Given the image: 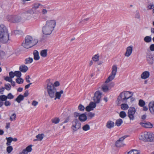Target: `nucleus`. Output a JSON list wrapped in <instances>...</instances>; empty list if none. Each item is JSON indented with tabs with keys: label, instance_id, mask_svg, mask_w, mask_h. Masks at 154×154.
I'll list each match as a JSON object with an SVG mask.
<instances>
[{
	"label": "nucleus",
	"instance_id": "obj_17",
	"mask_svg": "<svg viewBox=\"0 0 154 154\" xmlns=\"http://www.w3.org/2000/svg\"><path fill=\"white\" fill-rule=\"evenodd\" d=\"M87 119V117L85 113L81 114L79 118V121L82 122L86 121Z\"/></svg>",
	"mask_w": 154,
	"mask_h": 154
},
{
	"label": "nucleus",
	"instance_id": "obj_4",
	"mask_svg": "<svg viewBox=\"0 0 154 154\" xmlns=\"http://www.w3.org/2000/svg\"><path fill=\"white\" fill-rule=\"evenodd\" d=\"M133 94V93L131 92L124 91L120 94L117 101L119 103H120L121 101L122 103H126L127 100L131 98Z\"/></svg>",
	"mask_w": 154,
	"mask_h": 154
},
{
	"label": "nucleus",
	"instance_id": "obj_28",
	"mask_svg": "<svg viewBox=\"0 0 154 154\" xmlns=\"http://www.w3.org/2000/svg\"><path fill=\"white\" fill-rule=\"evenodd\" d=\"M33 59L32 58L29 57L26 58L25 60V64H28L32 63L33 61Z\"/></svg>",
	"mask_w": 154,
	"mask_h": 154
},
{
	"label": "nucleus",
	"instance_id": "obj_46",
	"mask_svg": "<svg viewBox=\"0 0 154 154\" xmlns=\"http://www.w3.org/2000/svg\"><path fill=\"white\" fill-rule=\"evenodd\" d=\"M85 108L84 106L81 104H80L78 106V109L81 111H83L84 110Z\"/></svg>",
	"mask_w": 154,
	"mask_h": 154
},
{
	"label": "nucleus",
	"instance_id": "obj_16",
	"mask_svg": "<svg viewBox=\"0 0 154 154\" xmlns=\"http://www.w3.org/2000/svg\"><path fill=\"white\" fill-rule=\"evenodd\" d=\"M133 51V47L132 46H130L128 47L126 49V51L125 54V56L128 57L131 54Z\"/></svg>",
	"mask_w": 154,
	"mask_h": 154
},
{
	"label": "nucleus",
	"instance_id": "obj_58",
	"mask_svg": "<svg viewBox=\"0 0 154 154\" xmlns=\"http://www.w3.org/2000/svg\"><path fill=\"white\" fill-rule=\"evenodd\" d=\"M149 48L150 50L152 51H154V44L151 45L150 47Z\"/></svg>",
	"mask_w": 154,
	"mask_h": 154
},
{
	"label": "nucleus",
	"instance_id": "obj_30",
	"mask_svg": "<svg viewBox=\"0 0 154 154\" xmlns=\"http://www.w3.org/2000/svg\"><path fill=\"white\" fill-rule=\"evenodd\" d=\"M144 40L146 43H149L151 41L152 38L150 36H146L144 38Z\"/></svg>",
	"mask_w": 154,
	"mask_h": 154
},
{
	"label": "nucleus",
	"instance_id": "obj_48",
	"mask_svg": "<svg viewBox=\"0 0 154 154\" xmlns=\"http://www.w3.org/2000/svg\"><path fill=\"white\" fill-rule=\"evenodd\" d=\"M87 115L88 117H89L90 119H91L94 116L95 114L92 112H89L88 113Z\"/></svg>",
	"mask_w": 154,
	"mask_h": 154
},
{
	"label": "nucleus",
	"instance_id": "obj_54",
	"mask_svg": "<svg viewBox=\"0 0 154 154\" xmlns=\"http://www.w3.org/2000/svg\"><path fill=\"white\" fill-rule=\"evenodd\" d=\"M5 105L6 106H9L11 105V102L7 100L5 101V102L4 103Z\"/></svg>",
	"mask_w": 154,
	"mask_h": 154
},
{
	"label": "nucleus",
	"instance_id": "obj_3",
	"mask_svg": "<svg viewBox=\"0 0 154 154\" xmlns=\"http://www.w3.org/2000/svg\"><path fill=\"white\" fill-rule=\"evenodd\" d=\"M38 42L37 39L33 38L31 36L27 35L25 37L22 45L24 48L28 49L35 45Z\"/></svg>",
	"mask_w": 154,
	"mask_h": 154
},
{
	"label": "nucleus",
	"instance_id": "obj_53",
	"mask_svg": "<svg viewBox=\"0 0 154 154\" xmlns=\"http://www.w3.org/2000/svg\"><path fill=\"white\" fill-rule=\"evenodd\" d=\"M7 99H11L14 98V96L11 93H9L7 96Z\"/></svg>",
	"mask_w": 154,
	"mask_h": 154
},
{
	"label": "nucleus",
	"instance_id": "obj_19",
	"mask_svg": "<svg viewBox=\"0 0 154 154\" xmlns=\"http://www.w3.org/2000/svg\"><path fill=\"white\" fill-rule=\"evenodd\" d=\"M20 70L23 72H26L28 70V67L24 64L20 65L19 67Z\"/></svg>",
	"mask_w": 154,
	"mask_h": 154
},
{
	"label": "nucleus",
	"instance_id": "obj_39",
	"mask_svg": "<svg viewBox=\"0 0 154 154\" xmlns=\"http://www.w3.org/2000/svg\"><path fill=\"white\" fill-rule=\"evenodd\" d=\"M15 75L18 77L20 78L21 76V73L20 71H15L14 72Z\"/></svg>",
	"mask_w": 154,
	"mask_h": 154
},
{
	"label": "nucleus",
	"instance_id": "obj_11",
	"mask_svg": "<svg viewBox=\"0 0 154 154\" xmlns=\"http://www.w3.org/2000/svg\"><path fill=\"white\" fill-rule=\"evenodd\" d=\"M136 110L134 107H130L128 110V116L130 120H133L134 119V115L136 112Z\"/></svg>",
	"mask_w": 154,
	"mask_h": 154
},
{
	"label": "nucleus",
	"instance_id": "obj_24",
	"mask_svg": "<svg viewBox=\"0 0 154 154\" xmlns=\"http://www.w3.org/2000/svg\"><path fill=\"white\" fill-rule=\"evenodd\" d=\"M63 93V91L62 90H61L60 92H57L55 94V100L56 98L59 99L61 97V94Z\"/></svg>",
	"mask_w": 154,
	"mask_h": 154
},
{
	"label": "nucleus",
	"instance_id": "obj_37",
	"mask_svg": "<svg viewBox=\"0 0 154 154\" xmlns=\"http://www.w3.org/2000/svg\"><path fill=\"white\" fill-rule=\"evenodd\" d=\"M7 96L5 95H2L0 96V100L2 102L5 101L7 100Z\"/></svg>",
	"mask_w": 154,
	"mask_h": 154
},
{
	"label": "nucleus",
	"instance_id": "obj_9",
	"mask_svg": "<svg viewBox=\"0 0 154 154\" xmlns=\"http://www.w3.org/2000/svg\"><path fill=\"white\" fill-rule=\"evenodd\" d=\"M7 18L9 21L14 23L19 22L21 19L20 16L16 15H8Z\"/></svg>",
	"mask_w": 154,
	"mask_h": 154
},
{
	"label": "nucleus",
	"instance_id": "obj_20",
	"mask_svg": "<svg viewBox=\"0 0 154 154\" xmlns=\"http://www.w3.org/2000/svg\"><path fill=\"white\" fill-rule=\"evenodd\" d=\"M150 75L149 72L148 71L143 72L141 75V78L143 79H145L148 78Z\"/></svg>",
	"mask_w": 154,
	"mask_h": 154
},
{
	"label": "nucleus",
	"instance_id": "obj_59",
	"mask_svg": "<svg viewBox=\"0 0 154 154\" xmlns=\"http://www.w3.org/2000/svg\"><path fill=\"white\" fill-rule=\"evenodd\" d=\"M38 103V102L35 101V100H34L32 101V105L34 106H36Z\"/></svg>",
	"mask_w": 154,
	"mask_h": 154
},
{
	"label": "nucleus",
	"instance_id": "obj_55",
	"mask_svg": "<svg viewBox=\"0 0 154 154\" xmlns=\"http://www.w3.org/2000/svg\"><path fill=\"white\" fill-rule=\"evenodd\" d=\"M5 80L6 81L10 82H12V79L10 77L6 76L5 78Z\"/></svg>",
	"mask_w": 154,
	"mask_h": 154
},
{
	"label": "nucleus",
	"instance_id": "obj_12",
	"mask_svg": "<svg viewBox=\"0 0 154 154\" xmlns=\"http://www.w3.org/2000/svg\"><path fill=\"white\" fill-rule=\"evenodd\" d=\"M126 136H124L120 138L117 140L115 143V145L116 146L118 147L123 146L124 144L123 143V141L126 137Z\"/></svg>",
	"mask_w": 154,
	"mask_h": 154
},
{
	"label": "nucleus",
	"instance_id": "obj_36",
	"mask_svg": "<svg viewBox=\"0 0 154 154\" xmlns=\"http://www.w3.org/2000/svg\"><path fill=\"white\" fill-rule=\"evenodd\" d=\"M145 104V102L142 100L140 99L139 101V105L141 107H143Z\"/></svg>",
	"mask_w": 154,
	"mask_h": 154
},
{
	"label": "nucleus",
	"instance_id": "obj_61",
	"mask_svg": "<svg viewBox=\"0 0 154 154\" xmlns=\"http://www.w3.org/2000/svg\"><path fill=\"white\" fill-rule=\"evenodd\" d=\"M29 92L28 91V90H26L25 93L24 94L23 96L24 97H27L28 95H29Z\"/></svg>",
	"mask_w": 154,
	"mask_h": 154
},
{
	"label": "nucleus",
	"instance_id": "obj_29",
	"mask_svg": "<svg viewBox=\"0 0 154 154\" xmlns=\"http://www.w3.org/2000/svg\"><path fill=\"white\" fill-rule=\"evenodd\" d=\"M123 123V120L121 119H117L116 122V125L117 126L119 127Z\"/></svg>",
	"mask_w": 154,
	"mask_h": 154
},
{
	"label": "nucleus",
	"instance_id": "obj_2",
	"mask_svg": "<svg viewBox=\"0 0 154 154\" xmlns=\"http://www.w3.org/2000/svg\"><path fill=\"white\" fill-rule=\"evenodd\" d=\"M9 36L7 28L3 24L0 25V42L5 44L9 40Z\"/></svg>",
	"mask_w": 154,
	"mask_h": 154
},
{
	"label": "nucleus",
	"instance_id": "obj_26",
	"mask_svg": "<svg viewBox=\"0 0 154 154\" xmlns=\"http://www.w3.org/2000/svg\"><path fill=\"white\" fill-rule=\"evenodd\" d=\"M47 50L46 49H44L41 51L40 52V55L42 57H45L47 56Z\"/></svg>",
	"mask_w": 154,
	"mask_h": 154
},
{
	"label": "nucleus",
	"instance_id": "obj_51",
	"mask_svg": "<svg viewBox=\"0 0 154 154\" xmlns=\"http://www.w3.org/2000/svg\"><path fill=\"white\" fill-rule=\"evenodd\" d=\"M85 109L86 111L89 112L90 111L93 110V109L89 105H88L85 108Z\"/></svg>",
	"mask_w": 154,
	"mask_h": 154
},
{
	"label": "nucleus",
	"instance_id": "obj_33",
	"mask_svg": "<svg viewBox=\"0 0 154 154\" xmlns=\"http://www.w3.org/2000/svg\"><path fill=\"white\" fill-rule=\"evenodd\" d=\"M99 54H97L94 55L92 58V59L94 61H97L99 60Z\"/></svg>",
	"mask_w": 154,
	"mask_h": 154
},
{
	"label": "nucleus",
	"instance_id": "obj_56",
	"mask_svg": "<svg viewBox=\"0 0 154 154\" xmlns=\"http://www.w3.org/2000/svg\"><path fill=\"white\" fill-rule=\"evenodd\" d=\"M81 115L80 113H78L77 112H75L74 113V115L75 118H77V117H79L80 115Z\"/></svg>",
	"mask_w": 154,
	"mask_h": 154
},
{
	"label": "nucleus",
	"instance_id": "obj_42",
	"mask_svg": "<svg viewBox=\"0 0 154 154\" xmlns=\"http://www.w3.org/2000/svg\"><path fill=\"white\" fill-rule=\"evenodd\" d=\"M128 154H139V153L136 150H132L128 152Z\"/></svg>",
	"mask_w": 154,
	"mask_h": 154
},
{
	"label": "nucleus",
	"instance_id": "obj_34",
	"mask_svg": "<svg viewBox=\"0 0 154 154\" xmlns=\"http://www.w3.org/2000/svg\"><path fill=\"white\" fill-rule=\"evenodd\" d=\"M82 129L84 131H87L90 129V127L89 125L86 124L84 125L82 127Z\"/></svg>",
	"mask_w": 154,
	"mask_h": 154
},
{
	"label": "nucleus",
	"instance_id": "obj_49",
	"mask_svg": "<svg viewBox=\"0 0 154 154\" xmlns=\"http://www.w3.org/2000/svg\"><path fill=\"white\" fill-rule=\"evenodd\" d=\"M16 118V115L15 113H13L10 118V120L11 121L15 120Z\"/></svg>",
	"mask_w": 154,
	"mask_h": 154
},
{
	"label": "nucleus",
	"instance_id": "obj_40",
	"mask_svg": "<svg viewBox=\"0 0 154 154\" xmlns=\"http://www.w3.org/2000/svg\"><path fill=\"white\" fill-rule=\"evenodd\" d=\"M6 139L7 140L6 145L7 146H10L11 145V143L12 141V140L10 137H6Z\"/></svg>",
	"mask_w": 154,
	"mask_h": 154
},
{
	"label": "nucleus",
	"instance_id": "obj_6",
	"mask_svg": "<svg viewBox=\"0 0 154 154\" xmlns=\"http://www.w3.org/2000/svg\"><path fill=\"white\" fill-rule=\"evenodd\" d=\"M139 139L145 141H154V134L151 133H145L140 136Z\"/></svg>",
	"mask_w": 154,
	"mask_h": 154
},
{
	"label": "nucleus",
	"instance_id": "obj_38",
	"mask_svg": "<svg viewBox=\"0 0 154 154\" xmlns=\"http://www.w3.org/2000/svg\"><path fill=\"white\" fill-rule=\"evenodd\" d=\"M119 116L122 119L124 118L126 116V114L125 112L121 111L119 113Z\"/></svg>",
	"mask_w": 154,
	"mask_h": 154
},
{
	"label": "nucleus",
	"instance_id": "obj_64",
	"mask_svg": "<svg viewBox=\"0 0 154 154\" xmlns=\"http://www.w3.org/2000/svg\"><path fill=\"white\" fill-rule=\"evenodd\" d=\"M4 88L3 87H2L0 89V93L2 94H3V91H4Z\"/></svg>",
	"mask_w": 154,
	"mask_h": 154
},
{
	"label": "nucleus",
	"instance_id": "obj_8",
	"mask_svg": "<svg viewBox=\"0 0 154 154\" xmlns=\"http://www.w3.org/2000/svg\"><path fill=\"white\" fill-rule=\"evenodd\" d=\"M117 70V66H113L112 67V71L111 72V74L108 77L106 81L105 82L106 83L109 82L114 79L116 74Z\"/></svg>",
	"mask_w": 154,
	"mask_h": 154
},
{
	"label": "nucleus",
	"instance_id": "obj_22",
	"mask_svg": "<svg viewBox=\"0 0 154 154\" xmlns=\"http://www.w3.org/2000/svg\"><path fill=\"white\" fill-rule=\"evenodd\" d=\"M34 59L36 60H38L40 58L38 51L37 50H34L33 51Z\"/></svg>",
	"mask_w": 154,
	"mask_h": 154
},
{
	"label": "nucleus",
	"instance_id": "obj_18",
	"mask_svg": "<svg viewBox=\"0 0 154 154\" xmlns=\"http://www.w3.org/2000/svg\"><path fill=\"white\" fill-rule=\"evenodd\" d=\"M44 137L45 135L44 134H39L36 136V137L37 138L34 139L33 141H41L42 140Z\"/></svg>",
	"mask_w": 154,
	"mask_h": 154
},
{
	"label": "nucleus",
	"instance_id": "obj_13",
	"mask_svg": "<svg viewBox=\"0 0 154 154\" xmlns=\"http://www.w3.org/2000/svg\"><path fill=\"white\" fill-rule=\"evenodd\" d=\"M140 124L142 127L146 128H151L153 126L152 124L148 122L144 121V122H140Z\"/></svg>",
	"mask_w": 154,
	"mask_h": 154
},
{
	"label": "nucleus",
	"instance_id": "obj_35",
	"mask_svg": "<svg viewBox=\"0 0 154 154\" xmlns=\"http://www.w3.org/2000/svg\"><path fill=\"white\" fill-rule=\"evenodd\" d=\"M23 79L20 77L17 78L16 79V82L18 84L23 83Z\"/></svg>",
	"mask_w": 154,
	"mask_h": 154
},
{
	"label": "nucleus",
	"instance_id": "obj_5",
	"mask_svg": "<svg viewBox=\"0 0 154 154\" xmlns=\"http://www.w3.org/2000/svg\"><path fill=\"white\" fill-rule=\"evenodd\" d=\"M47 89L50 97L51 98L54 97L57 90L53 84L50 82L48 83L47 85Z\"/></svg>",
	"mask_w": 154,
	"mask_h": 154
},
{
	"label": "nucleus",
	"instance_id": "obj_21",
	"mask_svg": "<svg viewBox=\"0 0 154 154\" xmlns=\"http://www.w3.org/2000/svg\"><path fill=\"white\" fill-rule=\"evenodd\" d=\"M114 122L111 121H108L106 124V127L109 129H111L114 126Z\"/></svg>",
	"mask_w": 154,
	"mask_h": 154
},
{
	"label": "nucleus",
	"instance_id": "obj_10",
	"mask_svg": "<svg viewBox=\"0 0 154 154\" xmlns=\"http://www.w3.org/2000/svg\"><path fill=\"white\" fill-rule=\"evenodd\" d=\"M102 93L99 91H96L94 94L93 100L94 102L98 103H100L101 97Z\"/></svg>",
	"mask_w": 154,
	"mask_h": 154
},
{
	"label": "nucleus",
	"instance_id": "obj_23",
	"mask_svg": "<svg viewBox=\"0 0 154 154\" xmlns=\"http://www.w3.org/2000/svg\"><path fill=\"white\" fill-rule=\"evenodd\" d=\"M24 96L23 95L20 94L15 100V101H17L18 103H20L21 101L24 99Z\"/></svg>",
	"mask_w": 154,
	"mask_h": 154
},
{
	"label": "nucleus",
	"instance_id": "obj_62",
	"mask_svg": "<svg viewBox=\"0 0 154 154\" xmlns=\"http://www.w3.org/2000/svg\"><path fill=\"white\" fill-rule=\"evenodd\" d=\"M53 85L54 86H55L56 87L60 85L59 82L58 81H56L54 82Z\"/></svg>",
	"mask_w": 154,
	"mask_h": 154
},
{
	"label": "nucleus",
	"instance_id": "obj_32",
	"mask_svg": "<svg viewBox=\"0 0 154 154\" xmlns=\"http://www.w3.org/2000/svg\"><path fill=\"white\" fill-rule=\"evenodd\" d=\"M60 120L58 118H55L51 119V121L53 123L55 124L58 123L60 122Z\"/></svg>",
	"mask_w": 154,
	"mask_h": 154
},
{
	"label": "nucleus",
	"instance_id": "obj_57",
	"mask_svg": "<svg viewBox=\"0 0 154 154\" xmlns=\"http://www.w3.org/2000/svg\"><path fill=\"white\" fill-rule=\"evenodd\" d=\"M154 6V5L153 4H150L147 6V8L148 9L151 10L152 9L153 7Z\"/></svg>",
	"mask_w": 154,
	"mask_h": 154
},
{
	"label": "nucleus",
	"instance_id": "obj_7",
	"mask_svg": "<svg viewBox=\"0 0 154 154\" xmlns=\"http://www.w3.org/2000/svg\"><path fill=\"white\" fill-rule=\"evenodd\" d=\"M72 124L71 128L73 131V132L77 131L81 128V123L77 119H74L72 122Z\"/></svg>",
	"mask_w": 154,
	"mask_h": 154
},
{
	"label": "nucleus",
	"instance_id": "obj_31",
	"mask_svg": "<svg viewBox=\"0 0 154 154\" xmlns=\"http://www.w3.org/2000/svg\"><path fill=\"white\" fill-rule=\"evenodd\" d=\"M121 108L123 110H126L128 108V105L125 103H123L121 105Z\"/></svg>",
	"mask_w": 154,
	"mask_h": 154
},
{
	"label": "nucleus",
	"instance_id": "obj_15",
	"mask_svg": "<svg viewBox=\"0 0 154 154\" xmlns=\"http://www.w3.org/2000/svg\"><path fill=\"white\" fill-rule=\"evenodd\" d=\"M149 110L150 112L152 115L154 114V101H150L149 104Z\"/></svg>",
	"mask_w": 154,
	"mask_h": 154
},
{
	"label": "nucleus",
	"instance_id": "obj_44",
	"mask_svg": "<svg viewBox=\"0 0 154 154\" xmlns=\"http://www.w3.org/2000/svg\"><path fill=\"white\" fill-rule=\"evenodd\" d=\"M102 89L103 92H106L109 90L108 86L106 85H103Z\"/></svg>",
	"mask_w": 154,
	"mask_h": 154
},
{
	"label": "nucleus",
	"instance_id": "obj_14",
	"mask_svg": "<svg viewBox=\"0 0 154 154\" xmlns=\"http://www.w3.org/2000/svg\"><path fill=\"white\" fill-rule=\"evenodd\" d=\"M146 57L148 63L149 64H153V63L154 58L152 56L147 53L146 55Z\"/></svg>",
	"mask_w": 154,
	"mask_h": 154
},
{
	"label": "nucleus",
	"instance_id": "obj_27",
	"mask_svg": "<svg viewBox=\"0 0 154 154\" xmlns=\"http://www.w3.org/2000/svg\"><path fill=\"white\" fill-rule=\"evenodd\" d=\"M41 6L42 7H44V6L39 3H35L33 5L32 9H36L38 8L39 6Z\"/></svg>",
	"mask_w": 154,
	"mask_h": 154
},
{
	"label": "nucleus",
	"instance_id": "obj_45",
	"mask_svg": "<svg viewBox=\"0 0 154 154\" xmlns=\"http://www.w3.org/2000/svg\"><path fill=\"white\" fill-rule=\"evenodd\" d=\"M13 150V147L11 146H9L7 147L6 150L8 153H10Z\"/></svg>",
	"mask_w": 154,
	"mask_h": 154
},
{
	"label": "nucleus",
	"instance_id": "obj_25",
	"mask_svg": "<svg viewBox=\"0 0 154 154\" xmlns=\"http://www.w3.org/2000/svg\"><path fill=\"white\" fill-rule=\"evenodd\" d=\"M32 145H29L27 146L26 149L23 150V151L28 154V152H30L32 150Z\"/></svg>",
	"mask_w": 154,
	"mask_h": 154
},
{
	"label": "nucleus",
	"instance_id": "obj_52",
	"mask_svg": "<svg viewBox=\"0 0 154 154\" xmlns=\"http://www.w3.org/2000/svg\"><path fill=\"white\" fill-rule=\"evenodd\" d=\"M9 77L12 79L15 76L14 72L12 71L10 72L9 73Z\"/></svg>",
	"mask_w": 154,
	"mask_h": 154
},
{
	"label": "nucleus",
	"instance_id": "obj_63",
	"mask_svg": "<svg viewBox=\"0 0 154 154\" xmlns=\"http://www.w3.org/2000/svg\"><path fill=\"white\" fill-rule=\"evenodd\" d=\"M146 117V114H144L142 115L141 116V119L142 120H144Z\"/></svg>",
	"mask_w": 154,
	"mask_h": 154
},
{
	"label": "nucleus",
	"instance_id": "obj_50",
	"mask_svg": "<svg viewBox=\"0 0 154 154\" xmlns=\"http://www.w3.org/2000/svg\"><path fill=\"white\" fill-rule=\"evenodd\" d=\"M135 17L136 18L139 19H140V14L138 11H136V13L135 14Z\"/></svg>",
	"mask_w": 154,
	"mask_h": 154
},
{
	"label": "nucleus",
	"instance_id": "obj_43",
	"mask_svg": "<svg viewBox=\"0 0 154 154\" xmlns=\"http://www.w3.org/2000/svg\"><path fill=\"white\" fill-rule=\"evenodd\" d=\"M11 86L10 84L8 83L5 85V88L7 90H10L11 88Z\"/></svg>",
	"mask_w": 154,
	"mask_h": 154
},
{
	"label": "nucleus",
	"instance_id": "obj_60",
	"mask_svg": "<svg viewBox=\"0 0 154 154\" xmlns=\"http://www.w3.org/2000/svg\"><path fill=\"white\" fill-rule=\"evenodd\" d=\"M48 12V11L47 10L45 9H43L42 10V14L43 15L46 14Z\"/></svg>",
	"mask_w": 154,
	"mask_h": 154
},
{
	"label": "nucleus",
	"instance_id": "obj_1",
	"mask_svg": "<svg viewBox=\"0 0 154 154\" xmlns=\"http://www.w3.org/2000/svg\"><path fill=\"white\" fill-rule=\"evenodd\" d=\"M56 22L54 20H48L46 22L45 25L42 28L43 38L45 36L51 34L56 26Z\"/></svg>",
	"mask_w": 154,
	"mask_h": 154
},
{
	"label": "nucleus",
	"instance_id": "obj_41",
	"mask_svg": "<svg viewBox=\"0 0 154 154\" xmlns=\"http://www.w3.org/2000/svg\"><path fill=\"white\" fill-rule=\"evenodd\" d=\"M13 32L15 35L17 34L22 35L23 34V32L20 30H15L13 31Z\"/></svg>",
	"mask_w": 154,
	"mask_h": 154
},
{
	"label": "nucleus",
	"instance_id": "obj_47",
	"mask_svg": "<svg viewBox=\"0 0 154 154\" xmlns=\"http://www.w3.org/2000/svg\"><path fill=\"white\" fill-rule=\"evenodd\" d=\"M96 103H97L95 102L94 103L93 102H91L89 104V105L91 106L92 108L94 109V108H95L96 106Z\"/></svg>",
	"mask_w": 154,
	"mask_h": 154
}]
</instances>
